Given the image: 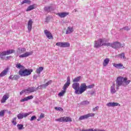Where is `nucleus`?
<instances>
[{"label":"nucleus","instance_id":"1","mask_svg":"<svg viewBox=\"0 0 131 131\" xmlns=\"http://www.w3.org/2000/svg\"><path fill=\"white\" fill-rule=\"evenodd\" d=\"M130 82V80H127V78L119 76L116 80V89L117 91L119 90L120 86H126L128 85Z\"/></svg>","mask_w":131,"mask_h":131},{"label":"nucleus","instance_id":"2","mask_svg":"<svg viewBox=\"0 0 131 131\" xmlns=\"http://www.w3.org/2000/svg\"><path fill=\"white\" fill-rule=\"evenodd\" d=\"M72 88L75 90V94L76 95H81L83 93L85 92V83H83L79 84V83L74 82L72 84Z\"/></svg>","mask_w":131,"mask_h":131},{"label":"nucleus","instance_id":"3","mask_svg":"<svg viewBox=\"0 0 131 131\" xmlns=\"http://www.w3.org/2000/svg\"><path fill=\"white\" fill-rule=\"evenodd\" d=\"M32 71V70L25 69L24 70H20L18 72V74L20 76H28V75L31 74Z\"/></svg>","mask_w":131,"mask_h":131},{"label":"nucleus","instance_id":"4","mask_svg":"<svg viewBox=\"0 0 131 131\" xmlns=\"http://www.w3.org/2000/svg\"><path fill=\"white\" fill-rule=\"evenodd\" d=\"M13 53H15V50L13 49L0 52V58L1 60H5V56L11 55V54H13Z\"/></svg>","mask_w":131,"mask_h":131},{"label":"nucleus","instance_id":"5","mask_svg":"<svg viewBox=\"0 0 131 131\" xmlns=\"http://www.w3.org/2000/svg\"><path fill=\"white\" fill-rule=\"evenodd\" d=\"M106 40L105 38H100L96 41H95L94 48H96V49H99V48L103 47V41H106Z\"/></svg>","mask_w":131,"mask_h":131},{"label":"nucleus","instance_id":"6","mask_svg":"<svg viewBox=\"0 0 131 131\" xmlns=\"http://www.w3.org/2000/svg\"><path fill=\"white\" fill-rule=\"evenodd\" d=\"M55 121H58L59 122H69L72 121V119L69 117H63L56 119Z\"/></svg>","mask_w":131,"mask_h":131},{"label":"nucleus","instance_id":"7","mask_svg":"<svg viewBox=\"0 0 131 131\" xmlns=\"http://www.w3.org/2000/svg\"><path fill=\"white\" fill-rule=\"evenodd\" d=\"M35 92V88L30 87L27 89H25L20 92V95H23L24 93L25 94H30V93H34Z\"/></svg>","mask_w":131,"mask_h":131},{"label":"nucleus","instance_id":"8","mask_svg":"<svg viewBox=\"0 0 131 131\" xmlns=\"http://www.w3.org/2000/svg\"><path fill=\"white\" fill-rule=\"evenodd\" d=\"M56 46L60 47V48H69L70 44L67 42H58L56 43Z\"/></svg>","mask_w":131,"mask_h":131},{"label":"nucleus","instance_id":"9","mask_svg":"<svg viewBox=\"0 0 131 131\" xmlns=\"http://www.w3.org/2000/svg\"><path fill=\"white\" fill-rule=\"evenodd\" d=\"M111 47L113 48V49H115L117 50V49H119V48H123V46L120 43V42L116 41L111 43Z\"/></svg>","mask_w":131,"mask_h":131},{"label":"nucleus","instance_id":"10","mask_svg":"<svg viewBox=\"0 0 131 131\" xmlns=\"http://www.w3.org/2000/svg\"><path fill=\"white\" fill-rule=\"evenodd\" d=\"M93 116H95V114L94 113L88 114L84 116H80L79 118V120H83V119H88V118L90 117H93Z\"/></svg>","mask_w":131,"mask_h":131},{"label":"nucleus","instance_id":"11","mask_svg":"<svg viewBox=\"0 0 131 131\" xmlns=\"http://www.w3.org/2000/svg\"><path fill=\"white\" fill-rule=\"evenodd\" d=\"M30 114H31V113L19 114L17 115V118L18 119H23V118H24V117H27V116H28V115H30Z\"/></svg>","mask_w":131,"mask_h":131},{"label":"nucleus","instance_id":"12","mask_svg":"<svg viewBox=\"0 0 131 131\" xmlns=\"http://www.w3.org/2000/svg\"><path fill=\"white\" fill-rule=\"evenodd\" d=\"M57 16H59L60 18H65V17L69 15V12H60L56 14Z\"/></svg>","mask_w":131,"mask_h":131},{"label":"nucleus","instance_id":"13","mask_svg":"<svg viewBox=\"0 0 131 131\" xmlns=\"http://www.w3.org/2000/svg\"><path fill=\"white\" fill-rule=\"evenodd\" d=\"M107 107H116L117 106H120V104L117 102H109L106 104Z\"/></svg>","mask_w":131,"mask_h":131},{"label":"nucleus","instance_id":"14","mask_svg":"<svg viewBox=\"0 0 131 131\" xmlns=\"http://www.w3.org/2000/svg\"><path fill=\"white\" fill-rule=\"evenodd\" d=\"M70 85V77H67V82L64 84L63 87V90H66L67 88Z\"/></svg>","mask_w":131,"mask_h":131},{"label":"nucleus","instance_id":"15","mask_svg":"<svg viewBox=\"0 0 131 131\" xmlns=\"http://www.w3.org/2000/svg\"><path fill=\"white\" fill-rule=\"evenodd\" d=\"M33 23V21L32 19H30L29 20L28 23V29L29 32H30L31 31V29H32V24Z\"/></svg>","mask_w":131,"mask_h":131},{"label":"nucleus","instance_id":"16","mask_svg":"<svg viewBox=\"0 0 131 131\" xmlns=\"http://www.w3.org/2000/svg\"><path fill=\"white\" fill-rule=\"evenodd\" d=\"M44 32L48 38L49 39H51V38H53V35H52V33L51 32H49L48 30H45L44 31Z\"/></svg>","mask_w":131,"mask_h":131},{"label":"nucleus","instance_id":"17","mask_svg":"<svg viewBox=\"0 0 131 131\" xmlns=\"http://www.w3.org/2000/svg\"><path fill=\"white\" fill-rule=\"evenodd\" d=\"M113 65L114 67H115V68H117L118 69H123V68H124V67H123V65L121 63H113Z\"/></svg>","mask_w":131,"mask_h":131},{"label":"nucleus","instance_id":"18","mask_svg":"<svg viewBox=\"0 0 131 131\" xmlns=\"http://www.w3.org/2000/svg\"><path fill=\"white\" fill-rule=\"evenodd\" d=\"M31 55H32V52H26L23 54L19 55V58H26V57H28L29 56H30Z\"/></svg>","mask_w":131,"mask_h":131},{"label":"nucleus","instance_id":"19","mask_svg":"<svg viewBox=\"0 0 131 131\" xmlns=\"http://www.w3.org/2000/svg\"><path fill=\"white\" fill-rule=\"evenodd\" d=\"M10 98V95L6 94L3 96L2 100H1V103H6V101L8 100Z\"/></svg>","mask_w":131,"mask_h":131},{"label":"nucleus","instance_id":"20","mask_svg":"<svg viewBox=\"0 0 131 131\" xmlns=\"http://www.w3.org/2000/svg\"><path fill=\"white\" fill-rule=\"evenodd\" d=\"M117 90L115 89V84L114 83L111 86V94H115Z\"/></svg>","mask_w":131,"mask_h":131},{"label":"nucleus","instance_id":"21","mask_svg":"<svg viewBox=\"0 0 131 131\" xmlns=\"http://www.w3.org/2000/svg\"><path fill=\"white\" fill-rule=\"evenodd\" d=\"M32 99H33V96L30 95L27 97H25V98L22 99L20 100V102H25V101H28V100H31Z\"/></svg>","mask_w":131,"mask_h":131},{"label":"nucleus","instance_id":"22","mask_svg":"<svg viewBox=\"0 0 131 131\" xmlns=\"http://www.w3.org/2000/svg\"><path fill=\"white\" fill-rule=\"evenodd\" d=\"M73 28L69 27L66 31V34H70V33H72L73 32Z\"/></svg>","mask_w":131,"mask_h":131},{"label":"nucleus","instance_id":"23","mask_svg":"<svg viewBox=\"0 0 131 131\" xmlns=\"http://www.w3.org/2000/svg\"><path fill=\"white\" fill-rule=\"evenodd\" d=\"M15 66L17 69H20V70H24L25 69V67L24 66L21 65V63H17L16 64H15Z\"/></svg>","mask_w":131,"mask_h":131},{"label":"nucleus","instance_id":"24","mask_svg":"<svg viewBox=\"0 0 131 131\" xmlns=\"http://www.w3.org/2000/svg\"><path fill=\"white\" fill-rule=\"evenodd\" d=\"M109 62H110V59L109 58H105L103 60V65L104 67H106L107 66V64H109Z\"/></svg>","mask_w":131,"mask_h":131},{"label":"nucleus","instance_id":"25","mask_svg":"<svg viewBox=\"0 0 131 131\" xmlns=\"http://www.w3.org/2000/svg\"><path fill=\"white\" fill-rule=\"evenodd\" d=\"M35 8H36V6H35V5H31L28 7L26 11L27 12H28L29 11H31V10H34Z\"/></svg>","mask_w":131,"mask_h":131},{"label":"nucleus","instance_id":"26","mask_svg":"<svg viewBox=\"0 0 131 131\" xmlns=\"http://www.w3.org/2000/svg\"><path fill=\"white\" fill-rule=\"evenodd\" d=\"M26 51V49L25 48H18L17 50L18 54H22L24 53V52Z\"/></svg>","mask_w":131,"mask_h":131},{"label":"nucleus","instance_id":"27","mask_svg":"<svg viewBox=\"0 0 131 131\" xmlns=\"http://www.w3.org/2000/svg\"><path fill=\"white\" fill-rule=\"evenodd\" d=\"M42 70H43V67H39V68L36 69V73H37V74H40V73L42 72Z\"/></svg>","mask_w":131,"mask_h":131},{"label":"nucleus","instance_id":"28","mask_svg":"<svg viewBox=\"0 0 131 131\" xmlns=\"http://www.w3.org/2000/svg\"><path fill=\"white\" fill-rule=\"evenodd\" d=\"M8 73V71L7 70H4L1 74L0 77H3V76H5V75H7Z\"/></svg>","mask_w":131,"mask_h":131},{"label":"nucleus","instance_id":"29","mask_svg":"<svg viewBox=\"0 0 131 131\" xmlns=\"http://www.w3.org/2000/svg\"><path fill=\"white\" fill-rule=\"evenodd\" d=\"M51 83H52V80H50L46 83L42 84V86L44 87V89H46L47 86H48V85H50V84H51Z\"/></svg>","mask_w":131,"mask_h":131},{"label":"nucleus","instance_id":"30","mask_svg":"<svg viewBox=\"0 0 131 131\" xmlns=\"http://www.w3.org/2000/svg\"><path fill=\"white\" fill-rule=\"evenodd\" d=\"M80 78H81V76H79L77 77L76 78H75L73 80V82H78V81H79V80H80Z\"/></svg>","mask_w":131,"mask_h":131},{"label":"nucleus","instance_id":"31","mask_svg":"<svg viewBox=\"0 0 131 131\" xmlns=\"http://www.w3.org/2000/svg\"><path fill=\"white\" fill-rule=\"evenodd\" d=\"M31 3V1L29 0H24L21 2V5H24V4H28L29 5H30Z\"/></svg>","mask_w":131,"mask_h":131},{"label":"nucleus","instance_id":"32","mask_svg":"<svg viewBox=\"0 0 131 131\" xmlns=\"http://www.w3.org/2000/svg\"><path fill=\"white\" fill-rule=\"evenodd\" d=\"M106 41H103L102 42V46H104L105 47H111V43H106L105 42Z\"/></svg>","mask_w":131,"mask_h":131},{"label":"nucleus","instance_id":"33","mask_svg":"<svg viewBox=\"0 0 131 131\" xmlns=\"http://www.w3.org/2000/svg\"><path fill=\"white\" fill-rule=\"evenodd\" d=\"M65 93H66V90H63L58 94V96H60V97H62L64 96V95L65 94Z\"/></svg>","mask_w":131,"mask_h":131},{"label":"nucleus","instance_id":"34","mask_svg":"<svg viewBox=\"0 0 131 131\" xmlns=\"http://www.w3.org/2000/svg\"><path fill=\"white\" fill-rule=\"evenodd\" d=\"M6 110H4L0 112V117H3V116H5V113H6Z\"/></svg>","mask_w":131,"mask_h":131},{"label":"nucleus","instance_id":"35","mask_svg":"<svg viewBox=\"0 0 131 131\" xmlns=\"http://www.w3.org/2000/svg\"><path fill=\"white\" fill-rule=\"evenodd\" d=\"M23 126H24V125L23 124H18L17 125V127L18 129H19V130L23 129Z\"/></svg>","mask_w":131,"mask_h":131},{"label":"nucleus","instance_id":"36","mask_svg":"<svg viewBox=\"0 0 131 131\" xmlns=\"http://www.w3.org/2000/svg\"><path fill=\"white\" fill-rule=\"evenodd\" d=\"M51 9H52V7L51 6H47L44 8L45 11H47V12H50Z\"/></svg>","mask_w":131,"mask_h":131},{"label":"nucleus","instance_id":"37","mask_svg":"<svg viewBox=\"0 0 131 131\" xmlns=\"http://www.w3.org/2000/svg\"><path fill=\"white\" fill-rule=\"evenodd\" d=\"M85 86H86L85 91H86L87 89H93L95 86V84H93L86 86V84H85Z\"/></svg>","mask_w":131,"mask_h":131},{"label":"nucleus","instance_id":"38","mask_svg":"<svg viewBox=\"0 0 131 131\" xmlns=\"http://www.w3.org/2000/svg\"><path fill=\"white\" fill-rule=\"evenodd\" d=\"M42 89H45V87L43 86L42 85H40L36 88H35V92H36V91L38 90H42Z\"/></svg>","mask_w":131,"mask_h":131},{"label":"nucleus","instance_id":"39","mask_svg":"<svg viewBox=\"0 0 131 131\" xmlns=\"http://www.w3.org/2000/svg\"><path fill=\"white\" fill-rule=\"evenodd\" d=\"M82 105H89L90 104V101L88 100L83 101L81 102Z\"/></svg>","mask_w":131,"mask_h":131},{"label":"nucleus","instance_id":"40","mask_svg":"<svg viewBox=\"0 0 131 131\" xmlns=\"http://www.w3.org/2000/svg\"><path fill=\"white\" fill-rule=\"evenodd\" d=\"M20 78V76L19 75H14L13 77V79H14L15 80H17V79H19Z\"/></svg>","mask_w":131,"mask_h":131},{"label":"nucleus","instance_id":"41","mask_svg":"<svg viewBox=\"0 0 131 131\" xmlns=\"http://www.w3.org/2000/svg\"><path fill=\"white\" fill-rule=\"evenodd\" d=\"M119 56L120 57L121 59H125V56L124 55V53H122V54H119Z\"/></svg>","mask_w":131,"mask_h":131},{"label":"nucleus","instance_id":"42","mask_svg":"<svg viewBox=\"0 0 131 131\" xmlns=\"http://www.w3.org/2000/svg\"><path fill=\"white\" fill-rule=\"evenodd\" d=\"M55 109L57 111H63V108H62L61 107H55Z\"/></svg>","mask_w":131,"mask_h":131},{"label":"nucleus","instance_id":"43","mask_svg":"<svg viewBox=\"0 0 131 131\" xmlns=\"http://www.w3.org/2000/svg\"><path fill=\"white\" fill-rule=\"evenodd\" d=\"M35 119H36V116H33L30 119V121H33V120H35Z\"/></svg>","mask_w":131,"mask_h":131},{"label":"nucleus","instance_id":"44","mask_svg":"<svg viewBox=\"0 0 131 131\" xmlns=\"http://www.w3.org/2000/svg\"><path fill=\"white\" fill-rule=\"evenodd\" d=\"M126 30V31H128L129 30V28H128V27L126 26L121 29V30Z\"/></svg>","mask_w":131,"mask_h":131},{"label":"nucleus","instance_id":"45","mask_svg":"<svg viewBox=\"0 0 131 131\" xmlns=\"http://www.w3.org/2000/svg\"><path fill=\"white\" fill-rule=\"evenodd\" d=\"M98 110H99V106H96L95 108H93L92 110L93 112H95V111H97Z\"/></svg>","mask_w":131,"mask_h":131},{"label":"nucleus","instance_id":"46","mask_svg":"<svg viewBox=\"0 0 131 131\" xmlns=\"http://www.w3.org/2000/svg\"><path fill=\"white\" fill-rule=\"evenodd\" d=\"M94 131H105V130L95 128L94 129Z\"/></svg>","mask_w":131,"mask_h":131},{"label":"nucleus","instance_id":"47","mask_svg":"<svg viewBox=\"0 0 131 131\" xmlns=\"http://www.w3.org/2000/svg\"><path fill=\"white\" fill-rule=\"evenodd\" d=\"M43 117H45V114H41L40 115L39 118H40V119H41V118H43Z\"/></svg>","mask_w":131,"mask_h":131},{"label":"nucleus","instance_id":"48","mask_svg":"<svg viewBox=\"0 0 131 131\" xmlns=\"http://www.w3.org/2000/svg\"><path fill=\"white\" fill-rule=\"evenodd\" d=\"M12 123H13L14 125H16V124H17V122L15 121H12Z\"/></svg>","mask_w":131,"mask_h":131},{"label":"nucleus","instance_id":"49","mask_svg":"<svg viewBox=\"0 0 131 131\" xmlns=\"http://www.w3.org/2000/svg\"><path fill=\"white\" fill-rule=\"evenodd\" d=\"M33 78L34 79H36V78H37V76H36V75H34L33 76Z\"/></svg>","mask_w":131,"mask_h":131},{"label":"nucleus","instance_id":"50","mask_svg":"<svg viewBox=\"0 0 131 131\" xmlns=\"http://www.w3.org/2000/svg\"><path fill=\"white\" fill-rule=\"evenodd\" d=\"M9 79H13V76L11 75L10 76H9Z\"/></svg>","mask_w":131,"mask_h":131},{"label":"nucleus","instance_id":"51","mask_svg":"<svg viewBox=\"0 0 131 131\" xmlns=\"http://www.w3.org/2000/svg\"><path fill=\"white\" fill-rule=\"evenodd\" d=\"M87 131H94V129L92 128L87 129Z\"/></svg>","mask_w":131,"mask_h":131},{"label":"nucleus","instance_id":"52","mask_svg":"<svg viewBox=\"0 0 131 131\" xmlns=\"http://www.w3.org/2000/svg\"><path fill=\"white\" fill-rule=\"evenodd\" d=\"M10 58H11V56H7L6 60H8V59H10Z\"/></svg>","mask_w":131,"mask_h":131},{"label":"nucleus","instance_id":"53","mask_svg":"<svg viewBox=\"0 0 131 131\" xmlns=\"http://www.w3.org/2000/svg\"><path fill=\"white\" fill-rule=\"evenodd\" d=\"M46 22H49V17L46 18Z\"/></svg>","mask_w":131,"mask_h":131},{"label":"nucleus","instance_id":"54","mask_svg":"<svg viewBox=\"0 0 131 131\" xmlns=\"http://www.w3.org/2000/svg\"><path fill=\"white\" fill-rule=\"evenodd\" d=\"M17 119V117H15L13 119V121H15Z\"/></svg>","mask_w":131,"mask_h":131},{"label":"nucleus","instance_id":"55","mask_svg":"<svg viewBox=\"0 0 131 131\" xmlns=\"http://www.w3.org/2000/svg\"><path fill=\"white\" fill-rule=\"evenodd\" d=\"M88 130V129H83V130H82V131H87Z\"/></svg>","mask_w":131,"mask_h":131},{"label":"nucleus","instance_id":"56","mask_svg":"<svg viewBox=\"0 0 131 131\" xmlns=\"http://www.w3.org/2000/svg\"><path fill=\"white\" fill-rule=\"evenodd\" d=\"M39 120H40V119H37V121H39Z\"/></svg>","mask_w":131,"mask_h":131}]
</instances>
